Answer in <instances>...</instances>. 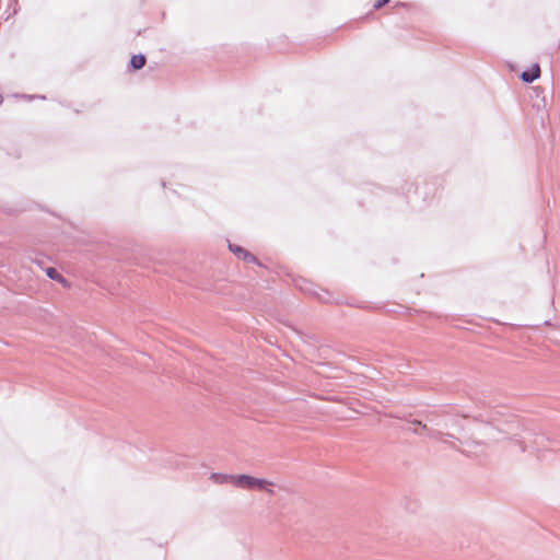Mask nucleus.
Masks as SVG:
<instances>
[{
    "label": "nucleus",
    "mask_w": 560,
    "mask_h": 560,
    "mask_svg": "<svg viewBox=\"0 0 560 560\" xmlns=\"http://www.w3.org/2000/svg\"><path fill=\"white\" fill-rule=\"evenodd\" d=\"M540 77V67L533 63L532 67L521 73V79L525 83H532Z\"/></svg>",
    "instance_id": "4"
},
{
    "label": "nucleus",
    "mask_w": 560,
    "mask_h": 560,
    "mask_svg": "<svg viewBox=\"0 0 560 560\" xmlns=\"http://www.w3.org/2000/svg\"><path fill=\"white\" fill-rule=\"evenodd\" d=\"M255 478L256 477L245 475V474L236 475L234 478V486H236L238 488L252 490V489H254Z\"/></svg>",
    "instance_id": "5"
},
{
    "label": "nucleus",
    "mask_w": 560,
    "mask_h": 560,
    "mask_svg": "<svg viewBox=\"0 0 560 560\" xmlns=\"http://www.w3.org/2000/svg\"><path fill=\"white\" fill-rule=\"evenodd\" d=\"M229 249L237 257V258H241L245 261H248V262H254L256 264L257 262V258L252 254L249 253L248 250H246L245 248H243L242 246L240 245H236V244H232L230 243L229 244Z\"/></svg>",
    "instance_id": "2"
},
{
    "label": "nucleus",
    "mask_w": 560,
    "mask_h": 560,
    "mask_svg": "<svg viewBox=\"0 0 560 560\" xmlns=\"http://www.w3.org/2000/svg\"><path fill=\"white\" fill-rule=\"evenodd\" d=\"M416 429H417L418 431H421V427H420V425H416Z\"/></svg>",
    "instance_id": "13"
},
{
    "label": "nucleus",
    "mask_w": 560,
    "mask_h": 560,
    "mask_svg": "<svg viewBox=\"0 0 560 560\" xmlns=\"http://www.w3.org/2000/svg\"><path fill=\"white\" fill-rule=\"evenodd\" d=\"M236 475H228V474H219V472H212L210 476V479L219 485L231 482L234 485V478Z\"/></svg>",
    "instance_id": "6"
},
{
    "label": "nucleus",
    "mask_w": 560,
    "mask_h": 560,
    "mask_svg": "<svg viewBox=\"0 0 560 560\" xmlns=\"http://www.w3.org/2000/svg\"><path fill=\"white\" fill-rule=\"evenodd\" d=\"M3 102V97L2 95H0V104Z\"/></svg>",
    "instance_id": "14"
},
{
    "label": "nucleus",
    "mask_w": 560,
    "mask_h": 560,
    "mask_svg": "<svg viewBox=\"0 0 560 560\" xmlns=\"http://www.w3.org/2000/svg\"><path fill=\"white\" fill-rule=\"evenodd\" d=\"M147 58L143 54L133 55L130 59V67L133 70H140L145 66Z\"/></svg>",
    "instance_id": "7"
},
{
    "label": "nucleus",
    "mask_w": 560,
    "mask_h": 560,
    "mask_svg": "<svg viewBox=\"0 0 560 560\" xmlns=\"http://www.w3.org/2000/svg\"><path fill=\"white\" fill-rule=\"evenodd\" d=\"M322 301L324 302H328L329 300L328 299H325V298H320Z\"/></svg>",
    "instance_id": "12"
},
{
    "label": "nucleus",
    "mask_w": 560,
    "mask_h": 560,
    "mask_svg": "<svg viewBox=\"0 0 560 560\" xmlns=\"http://www.w3.org/2000/svg\"><path fill=\"white\" fill-rule=\"evenodd\" d=\"M438 416H440V412H439V411H430V412H428V415H427V420H428V421H430L431 423L439 424V423L436 422V418H435V417H438Z\"/></svg>",
    "instance_id": "10"
},
{
    "label": "nucleus",
    "mask_w": 560,
    "mask_h": 560,
    "mask_svg": "<svg viewBox=\"0 0 560 560\" xmlns=\"http://www.w3.org/2000/svg\"><path fill=\"white\" fill-rule=\"evenodd\" d=\"M273 483L267 479L255 478L254 489L266 490L268 493L273 494L271 487Z\"/></svg>",
    "instance_id": "8"
},
{
    "label": "nucleus",
    "mask_w": 560,
    "mask_h": 560,
    "mask_svg": "<svg viewBox=\"0 0 560 560\" xmlns=\"http://www.w3.org/2000/svg\"><path fill=\"white\" fill-rule=\"evenodd\" d=\"M515 427V423L509 424V430L501 429L500 432L505 434L504 439L512 440L521 446V451L525 452L527 448H530L536 452L541 451L542 442L545 441L544 435L534 434L529 430H525L522 434L512 432V428Z\"/></svg>",
    "instance_id": "1"
},
{
    "label": "nucleus",
    "mask_w": 560,
    "mask_h": 560,
    "mask_svg": "<svg viewBox=\"0 0 560 560\" xmlns=\"http://www.w3.org/2000/svg\"><path fill=\"white\" fill-rule=\"evenodd\" d=\"M390 0H376L375 3H374V9L378 10L381 8H383L384 5H386Z\"/></svg>",
    "instance_id": "11"
},
{
    "label": "nucleus",
    "mask_w": 560,
    "mask_h": 560,
    "mask_svg": "<svg viewBox=\"0 0 560 560\" xmlns=\"http://www.w3.org/2000/svg\"><path fill=\"white\" fill-rule=\"evenodd\" d=\"M46 275H47L50 279L56 280V281H58V282H60V283H63V284H65V283L67 282V280L65 279V277H63V276H61V275L58 272V270H57V269H55V268H52V267L47 268V270H46Z\"/></svg>",
    "instance_id": "9"
},
{
    "label": "nucleus",
    "mask_w": 560,
    "mask_h": 560,
    "mask_svg": "<svg viewBox=\"0 0 560 560\" xmlns=\"http://www.w3.org/2000/svg\"><path fill=\"white\" fill-rule=\"evenodd\" d=\"M411 423L415 424V425H420L421 427V431H418L417 429L412 430V432L415 434L421 435V434L425 433L427 436H429L431 439H434V440H440L441 436L443 435V433L440 432V431H435V430L429 429L427 427V424L422 423L420 420L415 419V420L411 421Z\"/></svg>",
    "instance_id": "3"
}]
</instances>
